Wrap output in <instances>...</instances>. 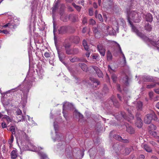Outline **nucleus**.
<instances>
[{"mask_svg":"<svg viewBox=\"0 0 159 159\" xmlns=\"http://www.w3.org/2000/svg\"><path fill=\"white\" fill-rule=\"evenodd\" d=\"M72 40L74 43H77L79 42L80 39L79 37L76 36L73 37Z\"/></svg>","mask_w":159,"mask_h":159,"instance_id":"22","label":"nucleus"},{"mask_svg":"<svg viewBox=\"0 0 159 159\" xmlns=\"http://www.w3.org/2000/svg\"><path fill=\"white\" fill-rule=\"evenodd\" d=\"M111 47L114 48L117 51H119L120 53L122 55L124 61L125 62L126 61L125 57V56L124 54L123 53L121 50L120 45L116 42L110 40V46Z\"/></svg>","mask_w":159,"mask_h":159,"instance_id":"3","label":"nucleus"},{"mask_svg":"<svg viewBox=\"0 0 159 159\" xmlns=\"http://www.w3.org/2000/svg\"><path fill=\"white\" fill-rule=\"evenodd\" d=\"M156 129V126L153 124H151L149 126V129L150 130V131H152L151 130H155Z\"/></svg>","mask_w":159,"mask_h":159,"instance_id":"27","label":"nucleus"},{"mask_svg":"<svg viewBox=\"0 0 159 159\" xmlns=\"http://www.w3.org/2000/svg\"><path fill=\"white\" fill-rule=\"evenodd\" d=\"M95 23V21L92 19H91L89 21V24L92 25H94Z\"/></svg>","mask_w":159,"mask_h":159,"instance_id":"37","label":"nucleus"},{"mask_svg":"<svg viewBox=\"0 0 159 159\" xmlns=\"http://www.w3.org/2000/svg\"><path fill=\"white\" fill-rule=\"evenodd\" d=\"M44 56L46 58L50 57L51 56L50 53L48 52H45V53L44 54Z\"/></svg>","mask_w":159,"mask_h":159,"instance_id":"44","label":"nucleus"},{"mask_svg":"<svg viewBox=\"0 0 159 159\" xmlns=\"http://www.w3.org/2000/svg\"><path fill=\"white\" fill-rule=\"evenodd\" d=\"M2 33L5 34H7L9 33V32L6 30H2Z\"/></svg>","mask_w":159,"mask_h":159,"instance_id":"50","label":"nucleus"},{"mask_svg":"<svg viewBox=\"0 0 159 159\" xmlns=\"http://www.w3.org/2000/svg\"><path fill=\"white\" fill-rule=\"evenodd\" d=\"M127 17L128 22L132 28V30L135 32L138 36L142 38L148 44H151L152 45L156 47L157 49L159 50V40L156 39V37L155 36L153 37L152 39H149L139 32L136 28L133 25L131 21L132 20L135 23L139 22L142 19L141 13L139 12H138L135 11H130L127 12Z\"/></svg>","mask_w":159,"mask_h":159,"instance_id":"1","label":"nucleus"},{"mask_svg":"<svg viewBox=\"0 0 159 159\" xmlns=\"http://www.w3.org/2000/svg\"><path fill=\"white\" fill-rule=\"evenodd\" d=\"M98 49L100 54L102 56L105 54V50L103 46L101 44H98L97 46Z\"/></svg>","mask_w":159,"mask_h":159,"instance_id":"9","label":"nucleus"},{"mask_svg":"<svg viewBox=\"0 0 159 159\" xmlns=\"http://www.w3.org/2000/svg\"><path fill=\"white\" fill-rule=\"evenodd\" d=\"M14 137L12 134L11 136V139L8 141L9 143L11 144L13 141Z\"/></svg>","mask_w":159,"mask_h":159,"instance_id":"36","label":"nucleus"},{"mask_svg":"<svg viewBox=\"0 0 159 159\" xmlns=\"http://www.w3.org/2000/svg\"><path fill=\"white\" fill-rule=\"evenodd\" d=\"M90 80L91 81V83L93 84V85H95V87H96L97 86L100 84L99 82L96 79L90 78Z\"/></svg>","mask_w":159,"mask_h":159,"instance_id":"16","label":"nucleus"},{"mask_svg":"<svg viewBox=\"0 0 159 159\" xmlns=\"http://www.w3.org/2000/svg\"><path fill=\"white\" fill-rule=\"evenodd\" d=\"M126 79L127 80V81L125 82V84L126 85H127L128 84V78L127 76L126 77Z\"/></svg>","mask_w":159,"mask_h":159,"instance_id":"60","label":"nucleus"},{"mask_svg":"<svg viewBox=\"0 0 159 159\" xmlns=\"http://www.w3.org/2000/svg\"><path fill=\"white\" fill-rule=\"evenodd\" d=\"M59 2L58 0L52 7V12L53 13H54L56 11V10L58 8Z\"/></svg>","mask_w":159,"mask_h":159,"instance_id":"20","label":"nucleus"},{"mask_svg":"<svg viewBox=\"0 0 159 159\" xmlns=\"http://www.w3.org/2000/svg\"><path fill=\"white\" fill-rule=\"evenodd\" d=\"M136 107L138 110L141 111L142 108V103L140 101L135 102H134Z\"/></svg>","mask_w":159,"mask_h":159,"instance_id":"12","label":"nucleus"},{"mask_svg":"<svg viewBox=\"0 0 159 159\" xmlns=\"http://www.w3.org/2000/svg\"><path fill=\"white\" fill-rule=\"evenodd\" d=\"M73 105L72 104L68 102H64L63 106V110H70L73 108Z\"/></svg>","mask_w":159,"mask_h":159,"instance_id":"6","label":"nucleus"},{"mask_svg":"<svg viewBox=\"0 0 159 159\" xmlns=\"http://www.w3.org/2000/svg\"><path fill=\"white\" fill-rule=\"evenodd\" d=\"M6 120L8 122H11V118L9 116H6Z\"/></svg>","mask_w":159,"mask_h":159,"instance_id":"49","label":"nucleus"},{"mask_svg":"<svg viewBox=\"0 0 159 159\" xmlns=\"http://www.w3.org/2000/svg\"><path fill=\"white\" fill-rule=\"evenodd\" d=\"M145 28L146 30L148 31H151L152 29L151 26L149 24H148L147 25L145 26Z\"/></svg>","mask_w":159,"mask_h":159,"instance_id":"29","label":"nucleus"},{"mask_svg":"<svg viewBox=\"0 0 159 159\" xmlns=\"http://www.w3.org/2000/svg\"><path fill=\"white\" fill-rule=\"evenodd\" d=\"M75 112L77 115H79L80 117L82 118L83 117V116L81 114H80L79 112L77 111H75Z\"/></svg>","mask_w":159,"mask_h":159,"instance_id":"51","label":"nucleus"},{"mask_svg":"<svg viewBox=\"0 0 159 159\" xmlns=\"http://www.w3.org/2000/svg\"><path fill=\"white\" fill-rule=\"evenodd\" d=\"M86 29L87 28L86 27H84L82 30V32L84 33L86 32Z\"/></svg>","mask_w":159,"mask_h":159,"instance_id":"57","label":"nucleus"},{"mask_svg":"<svg viewBox=\"0 0 159 159\" xmlns=\"http://www.w3.org/2000/svg\"><path fill=\"white\" fill-rule=\"evenodd\" d=\"M73 52L75 54H77L79 52V50L78 48H75L73 49Z\"/></svg>","mask_w":159,"mask_h":159,"instance_id":"45","label":"nucleus"},{"mask_svg":"<svg viewBox=\"0 0 159 159\" xmlns=\"http://www.w3.org/2000/svg\"><path fill=\"white\" fill-rule=\"evenodd\" d=\"M11 156L12 159H15L18 156L17 150L15 149L12 150L11 153Z\"/></svg>","mask_w":159,"mask_h":159,"instance_id":"13","label":"nucleus"},{"mask_svg":"<svg viewBox=\"0 0 159 159\" xmlns=\"http://www.w3.org/2000/svg\"><path fill=\"white\" fill-rule=\"evenodd\" d=\"M112 102H113V103L114 104V105L115 106H116V107H117L118 106V105L117 104V102L116 101H113V100H112Z\"/></svg>","mask_w":159,"mask_h":159,"instance_id":"52","label":"nucleus"},{"mask_svg":"<svg viewBox=\"0 0 159 159\" xmlns=\"http://www.w3.org/2000/svg\"><path fill=\"white\" fill-rule=\"evenodd\" d=\"M9 130L11 132L12 135L15 134V129L13 126H11Z\"/></svg>","mask_w":159,"mask_h":159,"instance_id":"33","label":"nucleus"},{"mask_svg":"<svg viewBox=\"0 0 159 159\" xmlns=\"http://www.w3.org/2000/svg\"><path fill=\"white\" fill-rule=\"evenodd\" d=\"M126 128V130L130 134H134V129L130 126L125 125Z\"/></svg>","mask_w":159,"mask_h":159,"instance_id":"15","label":"nucleus"},{"mask_svg":"<svg viewBox=\"0 0 159 159\" xmlns=\"http://www.w3.org/2000/svg\"><path fill=\"white\" fill-rule=\"evenodd\" d=\"M114 138L116 139L119 141H123L121 137L119 135H116Z\"/></svg>","mask_w":159,"mask_h":159,"instance_id":"32","label":"nucleus"},{"mask_svg":"<svg viewBox=\"0 0 159 159\" xmlns=\"http://www.w3.org/2000/svg\"><path fill=\"white\" fill-rule=\"evenodd\" d=\"M146 20L148 22H151L152 20V17L151 14L148 13L145 16Z\"/></svg>","mask_w":159,"mask_h":159,"instance_id":"19","label":"nucleus"},{"mask_svg":"<svg viewBox=\"0 0 159 159\" xmlns=\"http://www.w3.org/2000/svg\"><path fill=\"white\" fill-rule=\"evenodd\" d=\"M58 54L60 61L61 62H62L63 61V58L65 57L64 54L62 52L59 51H58Z\"/></svg>","mask_w":159,"mask_h":159,"instance_id":"18","label":"nucleus"},{"mask_svg":"<svg viewBox=\"0 0 159 159\" xmlns=\"http://www.w3.org/2000/svg\"><path fill=\"white\" fill-rule=\"evenodd\" d=\"M11 25L10 23H7V24H6L5 25H4V26H3V27H4V28H6V27H7V26H10Z\"/></svg>","mask_w":159,"mask_h":159,"instance_id":"54","label":"nucleus"},{"mask_svg":"<svg viewBox=\"0 0 159 159\" xmlns=\"http://www.w3.org/2000/svg\"><path fill=\"white\" fill-rule=\"evenodd\" d=\"M71 62H75L77 61H78V59L76 57H74L70 60Z\"/></svg>","mask_w":159,"mask_h":159,"instance_id":"38","label":"nucleus"},{"mask_svg":"<svg viewBox=\"0 0 159 159\" xmlns=\"http://www.w3.org/2000/svg\"><path fill=\"white\" fill-rule=\"evenodd\" d=\"M156 85V84H149L147 85V88L150 89L153 88Z\"/></svg>","mask_w":159,"mask_h":159,"instance_id":"43","label":"nucleus"},{"mask_svg":"<svg viewBox=\"0 0 159 159\" xmlns=\"http://www.w3.org/2000/svg\"><path fill=\"white\" fill-rule=\"evenodd\" d=\"M151 114L152 115V120L153 119L154 120H157V118L154 113H152Z\"/></svg>","mask_w":159,"mask_h":159,"instance_id":"31","label":"nucleus"},{"mask_svg":"<svg viewBox=\"0 0 159 159\" xmlns=\"http://www.w3.org/2000/svg\"><path fill=\"white\" fill-rule=\"evenodd\" d=\"M111 78L114 82L116 81V75L114 74L112 75H111Z\"/></svg>","mask_w":159,"mask_h":159,"instance_id":"41","label":"nucleus"},{"mask_svg":"<svg viewBox=\"0 0 159 159\" xmlns=\"http://www.w3.org/2000/svg\"><path fill=\"white\" fill-rule=\"evenodd\" d=\"M111 27L112 30L110 32V35H114L116 34L117 32H118L119 25L124 26L125 25V21L122 18H119L117 21L114 18Z\"/></svg>","mask_w":159,"mask_h":159,"instance_id":"2","label":"nucleus"},{"mask_svg":"<svg viewBox=\"0 0 159 159\" xmlns=\"http://www.w3.org/2000/svg\"><path fill=\"white\" fill-rule=\"evenodd\" d=\"M152 120V115L151 114H147L144 117V121L145 123L149 124Z\"/></svg>","mask_w":159,"mask_h":159,"instance_id":"8","label":"nucleus"},{"mask_svg":"<svg viewBox=\"0 0 159 159\" xmlns=\"http://www.w3.org/2000/svg\"><path fill=\"white\" fill-rule=\"evenodd\" d=\"M98 56L97 55H93L92 58L94 59H97L98 58Z\"/></svg>","mask_w":159,"mask_h":159,"instance_id":"58","label":"nucleus"},{"mask_svg":"<svg viewBox=\"0 0 159 159\" xmlns=\"http://www.w3.org/2000/svg\"><path fill=\"white\" fill-rule=\"evenodd\" d=\"M156 107L157 108L159 109V102L157 103L156 105Z\"/></svg>","mask_w":159,"mask_h":159,"instance_id":"64","label":"nucleus"},{"mask_svg":"<svg viewBox=\"0 0 159 159\" xmlns=\"http://www.w3.org/2000/svg\"><path fill=\"white\" fill-rule=\"evenodd\" d=\"M65 49L66 50V52L67 54H72V52H71V50L70 48Z\"/></svg>","mask_w":159,"mask_h":159,"instance_id":"42","label":"nucleus"},{"mask_svg":"<svg viewBox=\"0 0 159 159\" xmlns=\"http://www.w3.org/2000/svg\"><path fill=\"white\" fill-rule=\"evenodd\" d=\"M89 14L90 16H92L93 15V11L92 9H89Z\"/></svg>","mask_w":159,"mask_h":159,"instance_id":"47","label":"nucleus"},{"mask_svg":"<svg viewBox=\"0 0 159 159\" xmlns=\"http://www.w3.org/2000/svg\"><path fill=\"white\" fill-rule=\"evenodd\" d=\"M67 30V28L66 27H61L58 30L59 33L60 34H65Z\"/></svg>","mask_w":159,"mask_h":159,"instance_id":"14","label":"nucleus"},{"mask_svg":"<svg viewBox=\"0 0 159 159\" xmlns=\"http://www.w3.org/2000/svg\"><path fill=\"white\" fill-rule=\"evenodd\" d=\"M143 147L145 150L147 152H150L152 151L151 148L147 145H144Z\"/></svg>","mask_w":159,"mask_h":159,"instance_id":"25","label":"nucleus"},{"mask_svg":"<svg viewBox=\"0 0 159 159\" xmlns=\"http://www.w3.org/2000/svg\"><path fill=\"white\" fill-rule=\"evenodd\" d=\"M1 125L3 128H6L7 127V125L5 122H2Z\"/></svg>","mask_w":159,"mask_h":159,"instance_id":"46","label":"nucleus"},{"mask_svg":"<svg viewBox=\"0 0 159 159\" xmlns=\"http://www.w3.org/2000/svg\"><path fill=\"white\" fill-rule=\"evenodd\" d=\"M43 159H49L48 158L47 155H43Z\"/></svg>","mask_w":159,"mask_h":159,"instance_id":"63","label":"nucleus"},{"mask_svg":"<svg viewBox=\"0 0 159 159\" xmlns=\"http://www.w3.org/2000/svg\"><path fill=\"white\" fill-rule=\"evenodd\" d=\"M103 16L105 20L106 21L107 20V17L105 14H103Z\"/></svg>","mask_w":159,"mask_h":159,"instance_id":"61","label":"nucleus"},{"mask_svg":"<svg viewBox=\"0 0 159 159\" xmlns=\"http://www.w3.org/2000/svg\"><path fill=\"white\" fill-rule=\"evenodd\" d=\"M98 14V12L97 10H96L95 12V16H97Z\"/></svg>","mask_w":159,"mask_h":159,"instance_id":"62","label":"nucleus"},{"mask_svg":"<svg viewBox=\"0 0 159 159\" xmlns=\"http://www.w3.org/2000/svg\"><path fill=\"white\" fill-rule=\"evenodd\" d=\"M149 133L150 134H151L153 136L155 137H156V138L157 139H159V136H157V133L156 132L152 131H149Z\"/></svg>","mask_w":159,"mask_h":159,"instance_id":"28","label":"nucleus"},{"mask_svg":"<svg viewBox=\"0 0 159 159\" xmlns=\"http://www.w3.org/2000/svg\"><path fill=\"white\" fill-rule=\"evenodd\" d=\"M64 46L65 48V49H67L70 48V44L69 43H67L64 44Z\"/></svg>","mask_w":159,"mask_h":159,"instance_id":"35","label":"nucleus"},{"mask_svg":"<svg viewBox=\"0 0 159 159\" xmlns=\"http://www.w3.org/2000/svg\"><path fill=\"white\" fill-rule=\"evenodd\" d=\"M60 15H61L60 20L63 22H66L69 19L68 16L64 12H61Z\"/></svg>","mask_w":159,"mask_h":159,"instance_id":"11","label":"nucleus"},{"mask_svg":"<svg viewBox=\"0 0 159 159\" xmlns=\"http://www.w3.org/2000/svg\"><path fill=\"white\" fill-rule=\"evenodd\" d=\"M72 5L78 11H80L81 8V7L79 6L76 5L75 3H72Z\"/></svg>","mask_w":159,"mask_h":159,"instance_id":"26","label":"nucleus"},{"mask_svg":"<svg viewBox=\"0 0 159 159\" xmlns=\"http://www.w3.org/2000/svg\"><path fill=\"white\" fill-rule=\"evenodd\" d=\"M149 96L150 98H152L153 96V93L152 92H150L149 93Z\"/></svg>","mask_w":159,"mask_h":159,"instance_id":"59","label":"nucleus"},{"mask_svg":"<svg viewBox=\"0 0 159 159\" xmlns=\"http://www.w3.org/2000/svg\"><path fill=\"white\" fill-rule=\"evenodd\" d=\"M129 117H127L125 113L124 112H122L121 113L120 116L126 119L128 121H129L130 120H132L134 118V116L131 114V112H129Z\"/></svg>","mask_w":159,"mask_h":159,"instance_id":"7","label":"nucleus"},{"mask_svg":"<svg viewBox=\"0 0 159 159\" xmlns=\"http://www.w3.org/2000/svg\"><path fill=\"white\" fill-rule=\"evenodd\" d=\"M17 116H19L22 114V111L20 109H18L16 111Z\"/></svg>","mask_w":159,"mask_h":159,"instance_id":"39","label":"nucleus"},{"mask_svg":"<svg viewBox=\"0 0 159 159\" xmlns=\"http://www.w3.org/2000/svg\"><path fill=\"white\" fill-rule=\"evenodd\" d=\"M137 121L136 123V125L139 128H141L143 125L142 121L141 120L139 115L136 116Z\"/></svg>","mask_w":159,"mask_h":159,"instance_id":"10","label":"nucleus"},{"mask_svg":"<svg viewBox=\"0 0 159 159\" xmlns=\"http://www.w3.org/2000/svg\"><path fill=\"white\" fill-rule=\"evenodd\" d=\"M16 117L18 119V121H20L25 119V116L23 115H20L19 116H17Z\"/></svg>","mask_w":159,"mask_h":159,"instance_id":"24","label":"nucleus"},{"mask_svg":"<svg viewBox=\"0 0 159 159\" xmlns=\"http://www.w3.org/2000/svg\"><path fill=\"white\" fill-rule=\"evenodd\" d=\"M83 45L84 49L87 51L86 53V55L87 57H89L90 52L89 50V46L87 44V42L84 39L83 41Z\"/></svg>","mask_w":159,"mask_h":159,"instance_id":"5","label":"nucleus"},{"mask_svg":"<svg viewBox=\"0 0 159 159\" xmlns=\"http://www.w3.org/2000/svg\"><path fill=\"white\" fill-rule=\"evenodd\" d=\"M93 7L95 9L97 8V7H98V6L97 5V4L95 2H94L93 3Z\"/></svg>","mask_w":159,"mask_h":159,"instance_id":"56","label":"nucleus"},{"mask_svg":"<svg viewBox=\"0 0 159 159\" xmlns=\"http://www.w3.org/2000/svg\"><path fill=\"white\" fill-rule=\"evenodd\" d=\"M91 67L95 71L98 77L100 78L103 77V74L100 70L98 67L95 66H92Z\"/></svg>","mask_w":159,"mask_h":159,"instance_id":"4","label":"nucleus"},{"mask_svg":"<svg viewBox=\"0 0 159 159\" xmlns=\"http://www.w3.org/2000/svg\"><path fill=\"white\" fill-rule=\"evenodd\" d=\"M144 81H152V80L151 77H146L144 78Z\"/></svg>","mask_w":159,"mask_h":159,"instance_id":"34","label":"nucleus"},{"mask_svg":"<svg viewBox=\"0 0 159 159\" xmlns=\"http://www.w3.org/2000/svg\"><path fill=\"white\" fill-rule=\"evenodd\" d=\"M27 96L25 95L23 96V97L22 98L23 99H22L21 102L23 106H24V105H25V103L27 102Z\"/></svg>","mask_w":159,"mask_h":159,"instance_id":"23","label":"nucleus"},{"mask_svg":"<svg viewBox=\"0 0 159 159\" xmlns=\"http://www.w3.org/2000/svg\"><path fill=\"white\" fill-rule=\"evenodd\" d=\"M69 17L72 19L73 21L75 22L77 20V16L76 15H71L69 16Z\"/></svg>","mask_w":159,"mask_h":159,"instance_id":"21","label":"nucleus"},{"mask_svg":"<svg viewBox=\"0 0 159 159\" xmlns=\"http://www.w3.org/2000/svg\"><path fill=\"white\" fill-rule=\"evenodd\" d=\"M96 18H98V20L101 21H103V19L101 14H98L97 16H95Z\"/></svg>","mask_w":159,"mask_h":159,"instance_id":"30","label":"nucleus"},{"mask_svg":"<svg viewBox=\"0 0 159 159\" xmlns=\"http://www.w3.org/2000/svg\"><path fill=\"white\" fill-rule=\"evenodd\" d=\"M84 0H82V1H79L78 2V4H81L82 5H84Z\"/></svg>","mask_w":159,"mask_h":159,"instance_id":"53","label":"nucleus"},{"mask_svg":"<svg viewBox=\"0 0 159 159\" xmlns=\"http://www.w3.org/2000/svg\"><path fill=\"white\" fill-rule=\"evenodd\" d=\"M154 91L156 93L159 94V89H154Z\"/></svg>","mask_w":159,"mask_h":159,"instance_id":"55","label":"nucleus"},{"mask_svg":"<svg viewBox=\"0 0 159 159\" xmlns=\"http://www.w3.org/2000/svg\"><path fill=\"white\" fill-rule=\"evenodd\" d=\"M79 65L83 71H86L87 70L88 67L86 64L84 63H79Z\"/></svg>","mask_w":159,"mask_h":159,"instance_id":"17","label":"nucleus"},{"mask_svg":"<svg viewBox=\"0 0 159 159\" xmlns=\"http://www.w3.org/2000/svg\"><path fill=\"white\" fill-rule=\"evenodd\" d=\"M93 32L95 34V35L99 33L98 29L95 27L93 28Z\"/></svg>","mask_w":159,"mask_h":159,"instance_id":"40","label":"nucleus"},{"mask_svg":"<svg viewBox=\"0 0 159 159\" xmlns=\"http://www.w3.org/2000/svg\"><path fill=\"white\" fill-rule=\"evenodd\" d=\"M87 22V19L86 17H84L82 20L83 24H84Z\"/></svg>","mask_w":159,"mask_h":159,"instance_id":"48","label":"nucleus"}]
</instances>
